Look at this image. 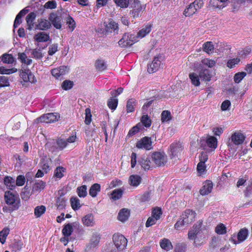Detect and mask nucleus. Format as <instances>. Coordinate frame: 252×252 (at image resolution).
Returning a JSON list of instances; mask_svg holds the SVG:
<instances>
[{"label":"nucleus","instance_id":"49530a36","mask_svg":"<svg viewBox=\"0 0 252 252\" xmlns=\"http://www.w3.org/2000/svg\"><path fill=\"white\" fill-rule=\"evenodd\" d=\"M95 66L96 68L99 71L104 70L107 67L106 64L104 61L100 59H98L96 61L95 63Z\"/></svg>","mask_w":252,"mask_h":252},{"label":"nucleus","instance_id":"0e129e2a","mask_svg":"<svg viewBox=\"0 0 252 252\" xmlns=\"http://www.w3.org/2000/svg\"><path fill=\"white\" fill-rule=\"evenodd\" d=\"M201 63L203 65L208 66L210 68L214 66L216 63L215 61L208 58L203 59L201 61Z\"/></svg>","mask_w":252,"mask_h":252},{"label":"nucleus","instance_id":"e433bc0d","mask_svg":"<svg viewBox=\"0 0 252 252\" xmlns=\"http://www.w3.org/2000/svg\"><path fill=\"white\" fill-rule=\"evenodd\" d=\"M116 5L122 8L128 7L131 0H113Z\"/></svg>","mask_w":252,"mask_h":252},{"label":"nucleus","instance_id":"c85d7f7f","mask_svg":"<svg viewBox=\"0 0 252 252\" xmlns=\"http://www.w3.org/2000/svg\"><path fill=\"white\" fill-rule=\"evenodd\" d=\"M4 183L6 187L10 189H14L15 187V181L14 178L6 176L4 179Z\"/></svg>","mask_w":252,"mask_h":252},{"label":"nucleus","instance_id":"a878e982","mask_svg":"<svg viewBox=\"0 0 252 252\" xmlns=\"http://www.w3.org/2000/svg\"><path fill=\"white\" fill-rule=\"evenodd\" d=\"M207 146L213 150L216 149L218 146V140L213 136H208L206 140Z\"/></svg>","mask_w":252,"mask_h":252},{"label":"nucleus","instance_id":"338daca9","mask_svg":"<svg viewBox=\"0 0 252 252\" xmlns=\"http://www.w3.org/2000/svg\"><path fill=\"white\" fill-rule=\"evenodd\" d=\"M245 72H241L236 73L234 77V81L236 83H239L246 76Z\"/></svg>","mask_w":252,"mask_h":252},{"label":"nucleus","instance_id":"72a5a7b5","mask_svg":"<svg viewBox=\"0 0 252 252\" xmlns=\"http://www.w3.org/2000/svg\"><path fill=\"white\" fill-rule=\"evenodd\" d=\"M73 232V227L71 223L65 224L62 229V233L64 236L69 237Z\"/></svg>","mask_w":252,"mask_h":252},{"label":"nucleus","instance_id":"f8f14e48","mask_svg":"<svg viewBox=\"0 0 252 252\" xmlns=\"http://www.w3.org/2000/svg\"><path fill=\"white\" fill-rule=\"evenodd\" d=\"M152 144L151 138L145 137L137 141L136 146L138 149L150 150L152 148Z\"/></svg>","mask_w":252,"mask_h":252},{"label":"nucleus","instance_id":"dca6fc26","mask_svg":"<svg viewBox=\"0 0 252 252\" xmlns=\"http://www.w3.org/2000/svg\"><path fill=\"white\" fill-rule=\"evenodd\" d=\"M249 234L248 230L245 228H242L240 230L237 234V239L236 241L235 239L232 238L230 240L234 244L240 243L244 241L248 237Z\"/></svg>","mask_w":252,"mask_h":252},{"label":"nucleus","instance_id":"a19ab883","mask_svg":"<svg viewBox=\"0 0 252 252\" xmlns=\"http://www.w3.org/2000/svg\"><path fill=\"white\" fill-rule=\"evenodd\" d=\"M118 103V99L112 97L108 100L107 105L110 109L114 111L116 109Z\"/></svg>","mask_w":252,"mask_h":252},{"label":"nucleus","instance_id":"774afa93","mask_svg":"<svg viewBox=\"0 0 252 252\" xmlns=\"http://www.w3.org/2000/svg\"><path fill=\"white\" fill-rule=\"evenodd\" d=\"M13 251L17 252H19L23 248V243L21 241H16L13 243L11 245Z\"/></svg>","mask_w":252,"mask_h":252},{"label":"nucleus","instance_id":"6ab92c4d","mask_svg":"<svg viewBox=\"0 0 252 252\" xmlns=\"http://www.w3.org/2000/svg\"><path fill=\"white\" fill-rule=\"evenodd\" d=\"M68 71L67 66H61L59 67L54 68L51 70L52 75L57 79H58L61 76L65 74Z\"/></svg>","mask_w":252,"mask_h":252},{"label":"nucleus","instance_id":"680f3d73","mask_svg":"<svg viewBox=\"0 0 252 252\" xmlns=\"http://www.w3.org/2000/svg\"><path fill=\"white\" fill-rule=\"evenodd\" d=\"M74 83L73 81L68 80H64L62 84V88L63 90H69L73 86Z\"/></svg>","mask_w":252,"mask_h":252},{"label":"nucleus","instance_id":"a18cd8bd","mask_svg":"<svg viewBox=\"0 0 252 252\" xmlns=\"http://www.w3.org/2000/svg\"><path fill=\"white\" fill-rule=\"evenodd\" d=\"M162 214V212L161 208L156 207L152 210L151 216L155 220H158L160 219Z\"/></svg>","mask_w":252,"mask_h":252},{"label":"nucleus","instance_id":"473e14b6","mask_svg":"<svg viewBox=\"0 0 252 252\" xmlns=\"http://www.w3.org/2000/svg\"><path fill=\"white\" fill-rule=\"evenodd\" d=\"M50 20L53 26L57 29H60L62 27L60 18L56 16L55 14H52L50 16Z\"/></svg>","mask_w":252,"mask_h":252},{"label":"nucleus","instance_id":"2f4dec72","mask_svg":"<svg viewBox=\"0 0 252 252\" xmlns=\"http://www.w3.org/2000/svg\"><path fill=\"white\" fill-rule=\"evenodd\" d=\"M141 181V178L137 175H132L129 177V183L131 186H138Z\"/></svg>","mask_w":252,"mask_h":252},{"label":"nucleus","instance_id":"9d476101","mask_svg":"<svg viewBox=\"0 0 252 252\" xmlns=\"http://www.w3.org/2000/svg\"><path fill=\"white\" fill-rule=\"evenodd\" d=\"M113 241L116 247L120 251L124 250L127 243V239L120 234H115L113 236Z\"/></svg>","mask_w":252,"mask_h":252},{"label":"nucleus","instance_id":"13d9d810","mask_svg":"<svg viewBox=\"0 0 252 252\" xmlns=\"http://www.w3.org/2000/svg\"><path fill=\"white\" fill-rule=\"evenodd\" d=\"M161 117L163 123L168 122L171 119V113L167 110H164L162 112Z\"/></svg>","mask_w":252,"mask_h":252},{"label":"nucleus","instance_id":"aec40b11","mask_svg":"<svg viewBox=\"0 0 252 252\" xmlns=\"http://www.w3.org/2000/svg\"><path fill=\"white\" fill-rule=\"evenodd\" d=\"M152 30V25L151 24H147L141 30H140L137 35H135L137 41L140 39L144 37L146 35L150 32Z\"/></svg>","mask_w":252,"mask_h":252},{"label":"nucleus","instance_id":"bb28decb","mask_svg":"<svg viewBox=\"0 0 252 252\" xmlns=\"http://www.w3.org/2000/svg\"><path fill=\"white\" fill-rule=\"evenodd\" d=\"M100 191V185L99 184L95 183L89 189V194L92 197H95L97 193Z\"/></svg>","mask_w":252,"mask_h":252},{"label":"nucleus","instance_id":"0eeeda50","mask_svg":"<svg viewBox=\"0 0 252 252\" xmlns=\"http://www.w3.org/2000/svg\"><path fill=\"white\" fill-rule=\"evenodd\" d=\"M137 42L135 35L130 33H125L122 38L118 42L119 45L122 47H126L133 45Z\"/></svg>","mask_w":252,"mask_h":252},{"label":"nucleus","instance_id":"423d86ee","mask_svg":"<svg viewBox=\"0 0 252 252\" xmlns=\"http://www.w3.org/2000/svg\"><path fill=\"white\" fill-rule=\"evenodd\" d=\"M203 2L202 0H195L191 3L186 8L184 14L186 16H190L195 14L196 11L203 6Z\"/></svg>","mask_w":252,"mask_h":252},{"label":"nucleus","instance_id":"7ed1b4c3","mask_svg":"<svg viewBox=\"0 0 252 252\" xmlns=\"http://www.w3.org/2000/svg\"><path fill=\"white\" fill-rule=\"evenodd\" d=\"M46 146L49 151L55 152L65 148L67 146V142L65 139L59 138L56 141L48 142L46 144Z\"/></svg>","mask_w":252,"mask_h":252},{"label":"nucleus","instance_id":"f257e3e1","mask_svg":"<svg viewBox=\"0 0 252 252\" xmlns=\"http://www.w3.org/2000/svg\"><path fill=\"white\" fill-rule=\"evenodd\" d=\"M202 221L199 220L188 232V239L190 240H194V245L195 247L203 244L210 234L208 229L202 230Z\"/></svg>","mask_w":252,"mask_h":252},{"label":"nucleus","instance_id":"79ce46f5","mask_svg":"<svg viewBox=\"0 0 252 252\" xmlns=\"http://www.w3.org/2000/svg\"><path fill=\"white\" fill-rule=\"evenodd\" d=\"M87 187L86 185H83L78 187L77 189V192L78 195L81 198H84L87 195Z\"/></svg>","mask_w":252,"mask_h":252},{"label":"nucleus","instance_id":"ea45409f","mask_svg":"<svg viewBox=\"0 0 252 252\" xmlns=\"http://www.w3.org/2000/svg\"><path fill=\"white\" fill-rule=\"evenodd\" d=\"M18 59L22 63L27 65L31 64L32 63V60L28 58L25 53H20L18 54Z\"/></svg>","mask_w":252,"mask_h":252},{"label":"nucleus","instance_id":"7c9ffc66","mask_svg":"<svg viewBox=\"0 0 252 252\" xmlns=\"http://www.w3.org/2000/svg\"><path fill=\"white\" fill-rule=\"evenodd\" d=\"M189 78L194 86L198 87L200 85L199 74L198 75L195 72L190 73L189 74Z\"/></svg>","mask_w":252,"mask_h":252},{"label":"nucleus","instance_id":"4be33fe9","mask_svg":"<svg viewBox=\"0 0 252 252\" xmlns=\"http://www.w3.org/2000/svg\"><path fill=\"white\" fill-rule=\"evenodd\" d=\"M105 30L108 32L118 33L119 28L118 24L113 20H109L105 26Z\"/></svg>","mask_w":252,"mask_h":252},{"label":"nucleus","instance_id":"a211bd4d","mask_svg":"<svg viewBox=\"0 0 252 252\" xmlns=\"http://www.w3.org/2000/svg\"><path fill=\"white\" fill-rule=\"evenodd\" d=\"M199 73L200 80L202 81L209 82L213 76V72L208 69H202Z\"/></svg>","mask_w":252,"mask_h":252},{"label":"nucleus","instance_id":"603ef678","mask_svg":"<svg viewBox=\"0 0 252 252\" xmlns=\"http://www.w3.org/2000/svg\"><path fill=\"white\" fill-rule=\"evenodd\" d=\"M1 61L5 63L11 64L14 61V59L11 55L4 54L1 57Z\"/></svg>","mask_w":252,"mask_h":252},{"label":"nucleus","instance_id":"6e6d98bb","mask_svg":"<svg viewBox=\"0 0 252 252\" xmlns=\"http://www.w3.org/2000/svg\"><path fill=\"white\" fill-rule=\"evenodd\" d=\"M71 205L74 210L79 209L81 207L80 200L77 197H72L70 199Z\"/></svg>","mask_w":252,"mask_h":252},{"label":"nucleus","instance_id":"09e8293b","mask_svg":"<svg viewBox=\"0 0 252 252\" xmlns=\"http://www.w3.org/2000/svg\"><path fill=\"white\" fill-rule=\"evenodd\" d=\"M215 231L219 235H223L226 233V227L224 224L220 223L216 226Z\"/></svg>","mask_w":252,"mask_h":252},{"label":"nucleus","instance_id":"864d4df0","mask_svg":"<svg viewBox=\"0 0 252 252\" xmlns=\"http://www.w3.org/2000/svg\"><path fill=\"white\" fill-rule=\"evenodd\" d=\"M197 171L199 176H203L206 172L205 163H198L197 166Z\"/></svg>","mask_w":252,"mask_h":252},{"label":"nucleus","instance_id":"39448f33","mask_svg":"<svg viewBox=\"0 0 252 252\" xmlns=\"http://www.w3.org/2000/svg\"><path fill=\"white\" fill-rule=\"evenodd\" d=\"M183 150V146L180 142L173 143L170 146L169 156L171 159L176 160L179 159Z\"/></svg>","mask_w":252,"mask_h":252},{"label":"nucleus","instance_id":"f03ea898","mask_svg":"<svg viewBox=\"0 0 252 252\" xmlns=\"http://www.w3.org/2000/svg\"><path fill=\"white\" fill-rule=\"evenodd\" d=\"M4 199L6 203L11 206L13 210H17L20 206V200L18 194L10 191L5 192Z\"/></svg>","mask_w":252,"mask_h":252},{"label":"nucleus","instance_id":"5fc2aeb1","mask_svg":"<svg viewBox=\"0 0 252 252\" xmlns=\"http://www.w3.org/2000/svg\"><path fill=\"white\" fill-rule=\"evenodd\" d=\"M35 15L33 13H31L27 16L26 21L29 26V30H31V29L32 28V26L33 25V22L35 19Z\"/></svg>","mask_w":252,"mask_h":252},{"label":"nucleus","instance_id":"9b49d317","mask_svg":"<svg viewBox=\"0 0 252 252\" xmlns=\"http://www.w3.org/2000/svg\"><path fill=\"white\" fill-rule=\"evenodd\" d=\"M162 61V57L161 55L156 56L151 63L148 66V71L150 73H153L158 70L161 62Z\"/></svg>","mask_w":252,"mask_h":252},{"label":"nucleus","instance_id":"2eb2a0df","mask_svg":"<svg viewBox=\"0 0 252 252\" xmlns=\"http://www.w3.org/2000/svg\"><path fill=\"white\" fill-rule=\"evenodd\" d=\"M81 222L86 227H94L95 225L94 215L92 213L86 214L82 218Z\"/></svg>","mask_w":252,"mask_h":252},{"label":"nucleus","instance_id":"c03bdc74","mask_svg":"<svg viewBox=\"0 0 252 252\" xmlns=\"http://www.w3.org/2000/svg\"><path fill=\"white\" fill-rule=\"evenodd\" d=\"M32 195L30 189L27 186L25 187L23 189L21 193V197L23 200L25 201L28 200Z\"/></svg>","mask_w":252,"mask_h":252},{"label":"nucleus","instance_id":"4468645a","mask_svg":"<svg viewBox=\"0 0 252 252\" xmlns=\"http://www.w3.org/2000/svg\"><path fill=\"white\" fill-rule=\"evenodd\" d=\"M151 159H152L151 157H150L147 156H142L139 161L142 168L144 170H147L155 167L153 161H151Z\"/></svg>","mask_w":252,"mask_h":252},{"label":"nucleus","instance_id":"bf43d9fd","mask_svg":"<svg viewBox=\"0 0 252 252\" xmlns=\"http://www.w3.org/2000/svg\"><path fill=\"white\" fill-rule=\"evenodd\" d=\"M142 126H144L146 127H149L151 125V120L147 115H143L141 119Z\"/></svg>","mask_w":252,"mask_h":252},{"label":"nucleus","instance_id":"4d7b16f0","mask_svg":"<svg viewBox=\"0 0 252 252\" xmlns=\"http://www.w3.org/2000/svg\"><path fill=\"white\" fill-rule=\"evenodd\" d=\"M17 71V69L15 68H6L4 66H0V74H11Z\"/></svg>","mask_w":252,"mask_h":252},{"label":"nucleus","instance_id":"3c124183","mask_svg":"<svg viewBox=\"0 0 252 252\" xmlns=\"http://www.w3.org/2000/svg\"><path fill=\"white\" fill-rule=\"evenodd\" d=\"M66 21L68 29L71 32L73 31L76 27V23L74 19L71 16H68L66 18Z\"/></svg>","mask_w":252,"mask_h":252},{"label":"nucleus","instance_id":"f704fd0d","mask_svg":"<svg viewBox=\"0 0 252 252\" xmlns=\"http://www.w3.org/2000/svg\"><path fill=\"white\" fill-rule=\"evenodd\" d=\"M214 49V45L212 42L208 41L203 45V50L208 54H212Z\"/></svg>","mask_w":252,"mask_h":252},{"label":"nucleus","instance_id":"cd10ccee","mask_svg":"<svg viewBox=\"0 0 252 252\" xmlns=\"http://www.w3.org/2000/svg\"><path fill=\"white\" fill-rule=\"evenodd\" d=\"M160 246L162 249L166 251H168L173 248L171 242L169 239L166 238H164L160 240Z\"/></svg>","mask_w":252,"mask_h":252},{"label":"nucleus","instance_id":"1a4fd4ad","mask_svg":"<svg viewBox=\"0 0 252 252\" xmlns=\"http://www.w3.org/2000/svg\"><path fill=\"white\" fill-rule=\"evenodd\" d=\"M60 118V115L57 113H50L44 114L37 118V123H51L57 121Z\"/></svg>","mask_w":252,"mask_h":252},{"label":"nucleus","instance_id":"20e7f679","mask_svg":"<svg viewBox=\"0 0 252 252\" xmlns=\"http://www.w3.org/2000/svg\"><path fill=\"white\" fill-rule=\"evenodd\" d=\"M152 160L155 166H164L167 161V157L163 152H155L151 155Z\"/></svg>","mask_w":252,"mask_h":252},{"label":"nucleus","instance_id":"f3484780","mask_svg":"<svg viewBox=\"0 0 252 252\" xmlns=\"http://www.w3.org/2000/svg\"><path fill=\"white\" fill-rule=\"evenodd\" d=\"M245 135L240 131L235 132L231 137V140L236 145L243 144L245 139Z\"/></svg>","mask_w":252,"mask_h":252},{"label":"nucleus","instance_id":"b1692460","mask_svg":"<svg viewBox=\"0 0 252 252\" xmlns=\"http://www.w3.org/2000/svg\"><path fill=\"white\" fill-rule=\"evenodd\" d=\"M49 38V34L45 32H39L34 36V40L38 42H46Z\"/></svg>","mask_w":252,"mask_h":252},{"label":"nucleus","instance_id":"69168bd1","mask_svg":"<svg viewBox=\"0 0 252 252\" xmlns=\"http://www.w3.org/2000/svg\"><path fill=\"white\" fill-rule=\"evenodd\" d=\"M187 223L184 221V220L181 217L174 225V228L176 230H181L183 226L188 225Z\"/></svg>","mask_w":252,"mask_h":252},{"label":"nucleus","instance_id":"c9c22d12","mask_svg":"<svg viewBox=\"0 0 252 252\" xmlns=\"http://www.w3.org/2000/svg\"><path fill=\"white\" fill-rule=\"evenodd\" d=\"M45 187V183L42 181H38L36 182L33 187L32 191L35 192L41 191Z\"/></svg>","mask_w":252,"mask_h":252},{"label":"nucleus","instance_id":"8fccbe9b","mask_svg":"<svg viewBox=\"0 0 252 252\" xmlns=\"http://www.w3.org/2000/svg\"><path fill=\"white\" fill-rule=\"evenodd\" d=\"M66 204V200L63 196L59 197L56 201V204L58 209L62 210L64 208Z\"/></svg>","mask_w":252,"mask_h":252},{"label":"nucleus","instance_id":"58836bf2","mask_svg":"<svg viewBox=\"0 0 252 252\" xmlns=\"http://www.w3.org/2000/svg\"><path fill=\"white\" fill-rule=\"evenodd\" d=\"M123 190L121 189H116L111 193V198L114 200H117L120 199L123 195Z\"/></svg>","mask_w":252,"mask_h":252},{"label":"nucleus","instance_id":"5701e85b","mask_svg":"<svg viewBox=\"0 0 252 252\" xmlns=\"http://www.w3.org/2000/svg\"><path fill=\"white\" fill-rule=\"evenodd\" d=\"M51 27L50 22L44 19H40L38 20V24L36 26V28L40 30H46L49 29Z\"/></svg>","mask_w":252,"mask_h":252},{"label":"nucleus","instance_id":"e2e57ef3","mask_svg":"<svg viewBox=\"0 0 252 252\" xmlns=\"http://www.w3.org/2000/svg\"><path fill=\"white\" fill-rule=\"evenodd\" d=\"M142 128V125L140 123H138L135 126H133L130 129L127 135L129 136H132L139 131Z\"/></svg>","mask_w":252,"mask_h":252},{"label":"nucleus","instance_id":"393cba45","mask_svg":"<svg viewBox=\"0 0 252 252\" xmlns=\"http://www.w3.org/2000/svg\"><path fill=\"white\" fill-rule=\"evenodd\" d=\"M130 216V211L126 208H123L121 209L118 216V219L122 221H126L129 218Z\"/></svg>","mask_w":252,"mask_h":252},{"label":"nucleus","instance_id":"de8ad7c7","mask_svg":"<svg viewBox=\"0 0 252 252\" xmlns=\"http://www.w3.org/2000/svg\"><path fill=\"white\" fill-rule=\"evenodd\" d=\"M46 211V207L43 205L38 206L34 209V215L36 218L41 217Z\"/></svg>","mask_w":252,"mask_h":252},{"label":"nucleus","instance_id":"4c0bfd02","mask_svg":"<svg viewBox=\"0 0 252 252\" xmlns=\"http://www.w3.org/2000/svg\"><path fill=\"white\" fill-rule=\"evenodd\" d=\"M10 230L8 228H4L0 231V242L2 244H4L6 239L9 234Z\"/></svg>","mask_w":252,"mask_h":252},{"label":"nucleus","instance_id":"c756f323","mask_svg":"<svg viewBox=\"0 0 252 252\" xmlns=\"http://www.w3.org/2000/svg\"><path fill=\"white\" fill-rule=\"evenodd\" d=\"M100 239V236L99 234L96 233L93 234L89 243V246L90 248H94L96 247L99 243Z\"/></svg>","mask_w":252,"mask_h":252},{"label":"nucleus","instance_id":"412c9836","mask_svg":"<svg viewBox=\"0 0 252 252\" xmlns=\"http://www.w3.org/2000/svg\"><path fill=\"white\" fill-rule=\"evenodd\" d=\"M213 184L210 181H207L204 184L202 188L200 190V194L202 195H205L210 193L213 189Z\"/></svg>","mask_w":252,"mask_h":252},{"label":"nucleus","instance_id":"37998d69","mask_svg":"<svg viewBox=\"0 0 252 252\" xmlns=\"http://www.w3.org/2000/svg\"><path fill=\"white\" fill-rule=\"evenodd\" d=\"M65 171V168L62 166L56 167L54 171V176L58 179H61L63 176V173Z\"/></svg>","mask_w":252,"mask_h":252},{"label":"nucleus","instance_id":"6e6552de","mask_svg":"<svg viewBox=\"0 0 252 252\" xmlns=\"http://www.w3.org/2000/svg\"><path fill=\"white\" fill-rule=\"evenodd\" d=\"M20 76L23 80L22 82L23 86L25 85V83H34L36 82L34 75L29 69H22L20 72Z\"/></svg>","mask_w":252,"mask_h":252},{"label":"nucleus","instance_id":"052dcab7","mask_svg":"<svg viewBox=\"0 0 252 252\" xmlns=\"http://www.w3.org/2000/svg\"><path fill=\"white\" fill-rule=\"evenodd\" d=\"M136 101L134 99H130L127 102L126 108L128 113L132 112L134 110Z\"/></svg>","mask_w":252,"mask_h":252},{"label":"nucleus","instance_id":"ddd939ff","mask_svg":"<svg viewBox=\"0 0 252 252\" xmlns=\"http://www.w3.org/2000/svg\"><path fill=\"white\" fill-rule=\"evenodd\" d=\"M196 213L192 210H186L182 214L181 218L187 224H189L193 221L196 217Z\"/></svg>","mask_w":252,"mask_h":252}]
</instances>
